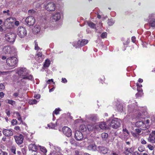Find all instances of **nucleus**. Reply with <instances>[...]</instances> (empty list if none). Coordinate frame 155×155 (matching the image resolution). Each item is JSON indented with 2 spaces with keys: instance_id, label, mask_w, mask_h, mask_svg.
<instances>
[{
  "instance_id": "f257e3e1",
  "label": "nucleus",
  "mask_w": 155,
  "mask_h": 155,
  "mask_svg": "<svg viewBox=\"0 0 155 155\" xmlns=\"http://www.w3.org/2000/svg\"><path fill=\"white\" fill-rule=\"evenodd\" d=\"M18 74L22 77V79H27L30 80H33V78L31 74H29V71L25 68H21L19 69L17 71Z\"/></svg>"
},
{
  "instance_id": "f03ea898",
  "label": "nucleus",
  "mask_w": 155,
  "mask_h": 155,
  "mask_svg": "<svg viewBox=\"0 0 155 155\" xmlns=\"http://www.w3.org/2000/svg\"><path fill=\"white\" fill-rule=\"evenodd\" d=\"M17 33L18 36L21 38H24L27 35V31L24 27H19L17 30Z\"/></svg>"
},
{
  "instance_id": "7ed1b4c3",
  "label": "nucleus",
  "mask_w": 155,
  "mask_h": 155,
  "mask_svg": "<svg viewBox=\"0 0 155 155\" xmlns=\"http://www.w3.org/2000/svg\"><path fill=\"white\" fill-rule=\"evenodd\" d=\"M18 62V60L15 57H10L8 58L6 61L7 65L14 68Z\"/></svg>"
},
{
  "instance_id": "20e7f679",
  "label": "nucleus",
  "mask_w": 155,
  "mask_h": 155,
  "mask_svg": "<svg viewBox=\"0 0 155 155\" xmlns=\"http://www.w3.org/2000/svg\"><path fill=\"white\" fill-rule=\"evenodd\" d=\"M5 40L7 41L10 42H13L16 39V35L13 33H8L5 35Z\"/></svg>"
},
{
  "instance_id": "39448f33",
  "label": "nucleus",
  "mask_w": 155,
  "mask_h": 155,
  "mask_svg": "<svg viewBox=\"0 0 155 155\" xmlns=\"http://www.w3.org/2000/svg\"><path fill=\"white\" fill-rule=\"evenodd\" d=\"M121 122V121L120 119L115 118L112 120L110 126L113 128L117 129L120 126Z\"/></svg>"
},
{
  "instance_id": "423d86ee",
  "label": "nucleus",
  "mask_w": 155,
  "mask_h": 155,
  "mask_svg": "<svg viewBox=\"0 0 155 155\" xmlns=\"http://www.w3.org/2000/svg\"><path fill=\"white\" fill-rule=\"evenodd\" d=\"M130 133L126 128H123L122 133L119 135L120 137L122 140H127L129 138Z\"/></svg>"
},
{
  "instance_id": "0eeeda50",
  "label": "nucleus",
  "mask_w": 155,
  "mask_h": 155,
  "mask_svg": "<svg viewBox=\"0 0 155 155\" xmlns=\"http://www.w3.org/2000/svg\"><path fill=\"white\" fill-rule=\"evenodd\" d=\"M88 42V40H87L83 39L79 40L77 42H74L72 43L73 46L76 48H77L78 46H83Z\"/></svg>"
},
{
  "instance_id": "6e6552de",
  "label": "nucleus",
  "mask_w": 155,
  "mask_h": 155,
  "mask_svg": "<svg viewBox=\"0 0 155 155\" xmlns=\"http://www.w3.org/2000/svg\"><path fill=\"white\" fill-rule=\"evenodd\" d=\"M16 51L15 48L8 46L5 47L3 49V52L5 54H14L15 53Z\"/></svg>"
},
{
  "instance_id": "1a4fd4ad",
  "label": "nucleus",
  "mask_w": 155,
  "mask_h": 155,
  "mask_svg": "<svg viewBox=\"0 0 155 155\" xmlns=\"http://www.w3.org/2000/svg\"><path fill=\"white\" fill-rule=\"evenodd\" d=\"M95 125V129L98 131L102 129H104L106 128V125L104 122H101L99 124L96 123Z\"/></svg>"
},
{
  "instance_id": "9d476101",
  "label": "nucleus",
  "mask_w": 155,
  "mask_h": 155,
  "mask_svg": "<svg viewBox=\"0 0 155 155\" xmlns=\"http://www.w3.org/2000/svg\"><path fill=\"white\" fill-rule=\"evenodd\" d=\"M46 9L49 11H53L55 9L56 5L53 2H48L45 6Z\"/></svg>"
},
{
  "instance_id": "9b49d317",
  "label": "nucleus",
  "mask_w": 155,
  "mask_h": 155,
  "mask_svg": "<svg viewBox=\"0 0 155 155\" xmlns=\"http://www.w3.org/2000/svg\"><path fill=\"white\" fill-rule=\"evenodd\" d=\"M62 131L63 133L67 137H70L72 134V131L71 129L67 126L63 127Z\"/></svg>"
},
{
  "instance_id": "f8f14e48",
  "label": "nucleus",
  "mask_w": 155,
  "mask_h": 155,
  "mask_svg": "<svg viewBox=\"0 0 155 155\" xmlns=\"http://www.w3.org/2000/svg\"><path fill=\"white\" fill-rule=\"evenodd\" d=\"M142 111L139 112L138 114V117L141 116V118H148L149 117V115L148 114V113L146 110V109L144 108L143 109L142 108Z\"/></svg>"
},
{
  "instance_id": "ddd939ff",
  "label": "nucleus",
  "mask_w": 155,
  "mask_h": 155,
  "mask_svg": "<svg viewBox=\"0 0 155 155\" xmlns=\"http://www.w3.org/2000/svg\"><path fill=\"white\" fill-rule=\"evenodd\" d=\"M25 21L28 25H32L35 22V19L32 16H30L26 18Z\"/></svg>"
},
{
  "instance_id": "4468645a",
  "label": "nucleus",
  "mask_w": 155,
  "mask_h": 155,
  "mask_svg": "<svg viewBox=\"0 0 155 155\" xmlns=\"http://www.w3.org/2000/svg\"><path fill=\"white\" fill-rule=\"evenodd\" d=\"M16 142L18 144H21L23 141L24 137L21 134H20L14 137Z\"/></svg>"
},
{
  "instance_id": "2eb2a0df",
  "label": "nucleus",
  "mask_w": 155,
  "mask_h": 155,
  "mask_svg": "<svg viewBox=\"0 0 155 155\" xmlns=\"http://www.w3.org/2000/svg\"><path fill=\"white\" fill-rule=\"evenodd\" d=\"M74 137L77 140H81L83 138V136L81 132L79 131H76L74 134Z\"/></svg>"
},
{
  "instance_id": "dca6fc26",
  "label": "nucleus",
  "mask_w": 155,
  "mask_h": 155,
  "mask_svg": "<svg viewBox=\"0 0 155 155\" xmlns=\"http://www.w3.org/2000/svg\"><path fill=\"white\" fill-rule=\"evenodd\" d=\"M35 58L38 62H40L43 61L44 59V56L42 55L41 52H38L35 55Z\"/></svg>"
},
{
  "instance_id": "f3484780",
  "label": "nucleus",
  "mask_w": 155,
  "mask_h": 155,
  "mask_svg": "<svg viewBox=\"0 0 155 155\" xmlns=\"http://www.w3.org/2000/svg\"><path fill=\"white\" fill-rule=\"evenodd\" d=\"M2 132L4 135L6 136H11L13 135V132L11 129L9 130L4 129Z\"/></svg>"
},
{
  "instance_id": "a211bd4d",
  "label": "nucleus",
  "mask_w": 155,
  "mask_h": 155,
  "mask_svg": "<svg viewBox=\"0 0 155 155\" xmlns=\"http://www.w3.org/2000/svg\"><path fill=\"white\" fill-rule=\"evenodd\" d=\"M52 18L55 21H57L61 18V14L59 12H56L54 14L52 15Z\"/></svg>"
},
{
  "instance_id": "6ab92c4d",
  "label": "nucleus",
  "mask_w": 155,
  "mask_h": 155,
  "mask_svg": "<svg viewBox=\"0 0 155 155\" xmlns=\"http://www.w3.org/2000/svg\"><path fill=\"white\" fill-rule=\"evenodd\" d=\"M98 149L99 152L101 153L104 154H105L107 153L108 152V151L109 150L108 148L104 147H98Z\"/></svg>"
},
{
  "instance_id": "aec40b11",
  "label": "nucleus",
  "mask_w": 155,
  "mask_h": 155,
  "mask_svg": "<svg viewBox=\"0 0 155 155\" xmlns=\"http://www.w3.org/2000/svg\"><path fill=\"white\" fill-rule=\"evenodd\" d=\"M148 141L152 143H155V136L154 135H153L151 133L149 136L148 138L147 139Z\"/></svg>"
},
{
  "instance_id": "412c9836",
  "label": "nucleus",
  "mask_w": 155,
  "mask_h": 155,
  "mask_svg": "<svg viewBox=\"0 0 155 155\" xmlns=\"http://www.w3.org/2000/svg\"><path fill=\"white\" fill-rule=\"evenodd\" d=\"M134 150L133 147L127 149L125 152L126 155H134Z\"/></svg>"
},
{
  "instance_id": "4be33fe9",
  "label": "nucleus",
  "mask_w": 155,
  "mask_h": 155,
  "mask_svg": "<svg viewBox=\"0 0 155 155\" xmlns=\"http://www.w3.org/2000/svg\"><path fill=\"white\" fill-rule=\"evenodd\" d=\"M28 148L29 150H31L35 152L37 150V146L34 144H30L29 145Z\"/></svg>"
},
{
  "instance_id": "5701e85b",
  "label": "nucleus",
  "mask_w": 155,
  "mask_h": 155,
  "mask_svg": "<svg viewBox=\"0 0 155 155\" xmlns=\"http://www.w3.org/2000/svg\"><path fill=\"white\" fill-rule=\"evenodd\" d=\"M33 30L34 33L37 34L40 31L41 27L39 25H36L33 28Z\"/></svg>"
},
{
  "instance_id": "b1692460",
  "label": "nucleus",
  "mask_w": 155,
  "mask_h": 155,
  "mask_svg": "<svg viewBox=\"0 0 155 155\" xmlns=\"http://www.w3.org/2000/svg\"><path fill=\"white\" fill-rule=\"evenodd\" d=\"M88 24L89 26H90L91 28H94L96 30V32H97V33H101V32L97 31V28H96L95 27V25L93 23L91 22H88Z\"/></svg>"
},
{
  "instance_id": "393cba45",
  "label": "nucleus",
  "mask_w": 155,
  "mask_h": 155,
  "mask_svg": "<svg viewBox=\"0 0 155 155\" xmlns=\"http://www.w3.org/2000/svg\"><path fill=\"white\" fill-rule=\"evenodd\" d=\"M88 149L90 150L95 151L96 150V146L95 144H91L88 146Z\"/></svg>"
},
{
  "instance_id": "a878e982",
  "label": "nucleus",
  "mask_w": 155,
  "mask_h": 155,
  "mask_svg": "<svg viewBox=\"0 0 155 155\" xmlns=\"http://www.w3.org/2000/svg\"><path fill=\"white\" fill-rule=\"evenodd\" d=\"M50 64V61L48 59H47L45 60V62L43 66L45 68H47L48 67Z\"/></svg>"
},
{
  "instance_id": "bb28decb",
  "label": "nucleus",
  "mask_w": 155,
  "mask_h": 155,
  "mask_svg": "<svg viewBox=\"0 0 155 155\" xmlns=\"http://www.w3.org/2000/svg\"><path fill=\"white\" fill-rule=\"evenodd\" d=\"M143 121H138L136 123L135 125L138 127L141 128L143 124Z\"/></svg>"
},
{
  "instance_id": "cd10ccee",
  "label": "nucleus",
  "mask_w": 155,
  "mask_h": 155,
  "mask_svg": "<svg viewBox=\"0 0 155 155\" xmlns=\"http://www.w3.org/2000/svg\"><path fill=\"white\" fill-rule=\"evenodd\" d=\"M12 19V20H15V18L14 17H10L8 18H7L6 19L5 21V24H7L8 22L10 24H12V22L10 21H9L11 20Z\"/></svg>"
},
{
  "instance_id": "c85d7f7f",
  "label": "nucleus",
  "mask_w": 155,
  "mask_h": 155,
  "mask_svg": "<svg viewBox=\"0 0 155 155\" xmlns=\"http://www.w3.org/2000/svg\"><path fill=\"white\" fill-rule=\"evenodd\" d=\"M149 24L152 27L155 26V18H153L152 19L149 20Z\"/></svg>"
},
{
  "instance_id": "c756f323",
  "label": "nucleus",
  "mask_w": 155,
  "mask_h": 155,
  "mask_svg": "<svg viewBox=\"0 0 155 155\" xmlns=\"http://www.w3.org/2000/svg\"><path fill=\"white\" fill-rule=\"evenodd\" d=\"M40 149L41 151L43 152L44 154V155H46V153L47 152V150L46 148L43 147H40Z\"/></svg>"
},
{
  "instance_id": "7c9ffc66",
  "label": "nucleus",
  "mask_w": 155,
  "mask_h": 155,
  "mask_svg": "<svg viewBox=\"0 0 155 155\" xmlns=\"http://www.w3.org/2000/svg\"><path fill=\"white\" fill-rule=\"evenodd\" d=\"M79 129L83 131H85L87 129V127L86 126L83 124H81L79 127Z\"/></svg>"
},
{
  "instance_id": "2f4dec72",
  "label": "nucleus",
  "mask_w": 155,
  "mask_h": 155,
  "mask_svg": "<svg viewBox=\"0 0 155 155\" xmlns=\"http://www.w3.org/2000/svg\"><path fill=\"white\" fill-rule=\"evenodd\" d=\"M149 127V125L146 124L143 122V124L141 128L142 130H145L147 129Z\"/></svg>"
},
{
  "instance_id": "473e14b6",
  "label": "nucleus",
  "mask_w": 155,
  "mask_h": 155,
  "mask_svg": "<svg viewBox=\"0 0 155 155\" xmlns=\"http://www.w3.org/2000/svg\"><path fill=\"white\" fill-rule=\"evenodd\" d=\"M95 125H94V126H92L91 125H87V128L88 129V130L90 131L92 130H93L94 129H95Z\"/></svg>"
},
{
  "instance_id": "72a5a7b5",
  "label": "nucleus",
  "mask_w": 155,
  "mask_h": 155,
  "mask_svg": "<svg viewBox=\"0 0 155 155\" xmlns=\"http://www.w3.org/2000/svg\"><path fill=\"white\" fill-rule=\"evenodd\" d=\"M137 90L139 92H141L142 93V90L141 88L142 87V85L141 84H137Z\"/></svg>"
},
{
  "instance_id": "f704fd0d",
  "label": "nucleus",
  "mask_w": 155,
  "mask_h": 155,
  "mask_svg": "<svg viewBox=\"0 0 155 155\" xmlns=\"http://www.w3.org/2000/svg\"><path fill=\"white\" fill-rule=\"evenodd\" d=\"M108 136V134L106 133H103L101 134V136L102 139L104 140H106L107 139Z\"/></svg>"
},
{
  "instance_id": "c9c22d12",
  "label": "nucleus",
  "mask_w": 155,
  "mask_h": 155,
  "mask_svg": "<svg viewBox=\"0 0 155 155\" xmlns=\"http://www.w3.org/2000/svg\"><path fill=\"white\" fill-rule=\"evenodd\" d=\"M149 20H151L153 18H155V13H153L149 14Z\"/></svg>"
},
{
  "instance_id": "e433bc0d",
  "label": "nucleus",
  "mask_w": 155,
  "mask_h": 155,
  "mask_svg": "<svg viewBox=\"0 0 155 155\" xmlns=\"http://www.w3.org/2000/svg\"><path fill=\"white\" fill-rule=\"evenodd\" d=\"M37 101L35 99L31 100L29 101V103L30 104H35L37 103Z\"/></svg>"
},
{
  "instance_id": "4c0bfd02",
  "label": "nucleus",
  "mask_w": 155,
  "mask_h": 155,
  "mask_svg": "<svg viewBox=\"0 0 155 155\" xmlns=\"http://www.w3.org/2000/svg\"><path fill=\"white\" fill-rule=\"evenodd\" d=\"M115 21L112 19L109 20H108V24L110 26L112 25L114 23Z\"/></svg>"
},
{
  "instance_id": "58836bf2",
  "label": "nucleus",
  "mask_w": 155,
  "mask_h": 155,
  "mask_svg": "<svg viewBox=\"0 0 155 155\" xmlns=\"http://www.w3.org/2000/svg\"><path fill=\"white\" fill-rule=\"evenodd\" d=\"M48 126L50 128L54 129L56 126V125L55 124L51 123L48 124Z\"/></svg>"
},
{
  "instance_id": "ea45409f",
  "label": "nucleus",
  "mask_w": 155,
  "mask_h": 155,
  "mask_svg": "<svg viewBox=\"0 0 155 155\" xmlns=\"http://www.w3.org/2000/svg\"><path fill=\"white\" fill-rule=\"evenodd\" d=\"M6 101H7V103L8 104H11L12 105H13L15 104V102L14 101L10 100H7Z\"/></svg>"
},
{
  "instance_id": "a19ab883",
  "label": "nucleus",
  "mask_w": 155,
  "mask_h": 155,
  "mask_svg": "<svg viewBox=\"0 0 155 155\" xmlns=\"http://www.w3.org/2000/svg\"><path fill=\"white\" fill-rule=\"evenodd\" d=\"M40 1H39V2H35L34 3V5L35 6L36 8H38L41 7V4L40 3Z\"/></svg>"
},
{
  "instance_id": "79ce46f5",
  "label": "nucleus",
  "mask_w": 155,
  "mask_h": 155,
  "mask_svg": "<svg viewBox=\"0 0 155 155\" xmlns=\"http://www.w3.org/2000/svg\"><path fill=\"white\" fill-rule=\"evenodd\" d=\"M97 117L96 115H92L90 119L93 120L95 121L97 119Z\"/></svg>"
},
{
  "instance_id": "37998d69",
  "label": "nucleus",
  "mask_w": 155,
  "mask_h": 155,
  "mask_svg": "<svg viewBox=\"0 0 155 155\" xmlns=\"http://www.w3.org/2000/svg\"><path fill=\"white\" fill-rule=\"evenodd\" d=\"M11 152L14 154H16V148L14 146H12L11 149Z\"/></svg>"
},
{
  "instance_id": "c03bdc74",
  "label": "nucleus",
  "mask_w": 155,
  "mask_h": 155,
  "mask_svg": "<svg viewBox=\"0 0 155 155\" xmlns=\"http://www.w3.org/2000/svg\"><path fill=\"white\" fill-rule=\"evenodd\" d=\"M60 110L59 108L56 109L53 112V114H54V113L56 115L58 114H59V111ZM53 116H54V115H53Z\"/></svg>"
},
{
  "instance_id": "a18cd8bd",
  "label": "nucleus",
  "mask_w": 155,
  "mask_h": 155,
  "mask_svg": "<svg viewBox=\"0 0 155 155\" xmlns=\"http://www.w3.org/2000/svg\"><path fill=\"white\" fill-rule=\"evenodd\" d=\"M11 123L12 125H15L17 124V122L16 119H13L12 120Z\"/></svg>"
},
{
  "instance_id": "49530a36",
  "label": "nucleus",
  "mask_w": 155,
  "mask_h": 155,
  "mask_svg": "<svg viewBox=\"0 0 155 155\" xmlns=\"http://www.w3.org/2000/svg\"><path fill=\"white\" fill-rule=\"evenodd\" d=\"M8 153L5 151H2L0 149V155H7Z\"/></svg>"
},
{
  "instance_id": "de8ad7c7",
  "label": "nucleus",
  "mask_w": 155,
  "mask_h": 155,
  "mask_svg": "<svg viewBox=\"0 0 155 155\" xmlns=\"http://www.w3.org/2000/svg\"><path fill=\"white\" fill-rule=\"evenodd\" d=\"M131 134L132 136L135 137H138L139 136V134L136 133H134V132H131Z\"/></svg>"
},
{
  "instance_id": "09e8293b",
  "label": "nucleus",
  "mask_w": 155,
  "mask_h": 155,
  "mask_svg": "<svg viewBox=\"0 0 155 155\" xmlns=\"http://www.w3.org/2000/svg\"><path fill=\"white\" fill-rule=\"evenodd\" d=\"M35 12V11L34 10L32 9L29 10L28 12V14L29 15H31L32 14L34 13Z\"/></svg>"
},
{
  "instance_id": "8fccbe9b",
  "label": "nucleus",
  "mask_w": 155,
  "mask_h": 155,
  "mask_svg": "<svg viewBox=\"0 0 155 155\" xmlns=\"http://www.w3.org/2000/svg\"><path fill=\"white\" fill-rule=\"evenodd\" d=\"M5 86L3 84L1 83L0 84V91L3 90L5 89Z\"/></svg>"
},
{
  "instance_id": "3c124183",
  "label": "nucleus",
  "mask_w": 155,
  "mask_h": 155,
  "mask_svg": "<svg viewBox=\"0 0 155 155\" xmlns=\"http://www.w3.org/2000/svg\"><path fill=\"white\" fill-rule=\"evenodd\" d=\"M107 36V33L106 32H104L101 35V37L102 38H106Z\"/></svg>"
},
{
  "instance_id": "603ef678",
  "label": "nucleus",
  "mask_w": 155,
  "mask_h": 155,
  "mask_svg": "<svg viewBox=\"0 0 155 155\" xmlns=\"http://www.w3.org/2000/svg\"><path fill=\"white\" fill-rule=\"evenodd\" d=\"M141 128L140 129L139 128H137L135 130V132L137 133V134H139V133H141Z\"/></svg>"
},
{
  "instance_id": "864d4df0",
  "label": "nucleus",
  "mask_w": 155,
  "mask_h": 155,
  "mask_svg": "<svg viewBox=\"0 0 155 155\" xmlns=\"http://www.w3.org/2000/svg\"><path fill=\"white\" fill-rule=\"evenodd\" d=\"M117 109L120 112H121L122 111L123 107L121 105H119Z\"/></svg>"
},
{
  "instance_id": "5fc2aeb1",
  "label": "nucleus",
  "mask_w": 155,
  "mask_h": 155,
  "mask_svg": "<svg viewBox=\"0 0 155 155\" xmlns=\"http://www.w3.org/2000/svg\"><path fill=\"white\" fill-rule=\"evenodd\" d=\"M141 143L143 144H145L147 143L146 141L143 139L142 138L140 140Z\"/></svg>"
},
{
  "instance_id": "6e6d98bb",
  "label": "nucleus",
  "mask_w": 155,
  "mask_h": 155,
  "mask_svg": "<svg viewBox=\"0 0 155 155\" xmlns=\"http://www.w3.org/2000/svg\"><path fill=\"white\" fill-rule=\"evenodd\" d=\"M147 147L150 150H153L154 149V147L150 144L148 145Z\"/></svg>"
},
{
  "instance_id": "4d7b16f0",
  "label": "nucleus",
  "mask_w": 155,
  "mask_h": 155,
  "mask_svg": "<svg viewBox=\"0 0 155 155\" xmlns=\"http://www.w3.org/2000/svg\"><path fill=\"white\" fill-rule=\"evenodd\" d=\"M39 49V47L38 46L37 43L36 42H35V49L38 50Z\"/></svg>"
},
{
  "instance_id": "13d9d810",
  "label": "nucleus",
  "mask_w": 155,
  "mask_h": 155,
  "mask_svg": "<svg viewBox=\"0 0 155 155\" xmlns=\"http://www.w3.org/2000/svg\"><path fill=\"white\" fill-rule=\"evenodd\" d=\"M17 118L19 121H20V124L21 123H22V119L21 116L17 117Z\"/></svg>"
},
{
  "instance_id": "bf43d9fd",
  "label": "nucleus",
  "mask_w": 155,
  "mask_h": 155,
  "mask_svg": "<svg viewBox=\"0 0 155 155\" xmlns=\"http://www.w3.org/2000/svg\"><path fill=\"white\" fill-rule=\"evenodd\" d=\"M70 142L71 144H74L75 142V140L73 139H71L70 140Z\"/></svg>"
},
{
  "instance_id": "052dcab7",
  "label": "nucleus",
  "mask_w": 155,
  "mask_h": 155,
  "mask_svg": "<svg viewBox=\"0 0 155 155\" xmlns=\"http://www.w3.org/2000/svg\"><path fill=\"white\" fill-rule=\"evenodd\" d=\"M34 97L37 99H39L40 97V95L39 94H36L34 96Z\"/></svg>"
},
{
  "instance_id": "680f3d73",
  "label": "nucleus",
  "mask_w": 155,
  "mask_h": 155,
  "mask_svg": "<svg viewBox=\"0 0 155 155\" xmlns=\"http://www.w3.org/2000/svg\"><path fill=\"white\" fill-rule=\"evenodd\" d=\"M61 82L63 83H66L67 82V81L66 79L65 78H62L61 80Z\"/></svg>"
},
{
  "instance_id": "e2e57ef3",
  "label": "nucleus",
  "mask_w": 155,
  "mask_h": 155,
  "mask_svg": "<svg viewBox=\"0 0 155 155\" xmlns=\"http://www.w3.org/2000/svg\"><path fill=\"white\" fill-rule=\"evenodd\" d=\"M14 129L16 131H18L20 130V128L19 126H16L15 127Z\"/></svg>"
},
{
  "instance_id": "0e129e2a",
  "label": "nucleus",
  "mask_w": 155,
  "mask_h": 155,
  "mask_svg": "<svg viewBox=\"0 0 155 155\" xmlns=\"http://www.w3.org/2000/svg\"><path fill=\"white\" fill-rule=\"evenodd\" d=\"M131 41H132L134 43L136 41V38L135 36H133L131 38Z\"/></svg>"
},
{
  "instance_id": "69168bd1",
  "label": "nucleus",
  "mask_w": 155,
  "mask_h": 155,
  "mask_svg": "<svg viewBox=\"0 0 155 155\" xmlns=\"http://www.w3.org/2000/svg\"><path fill=\"white\" fill-rule=\"evenodd\" d=\"M51 82H53V80L52 79H49V80L47 81V83L48 84H50L51 83Z\"/></svg>"
},
{
  "instance_id": "338daca9",
  "label": "nucleus",
  "mask_w": 155,
  "mask_h": 155,
  "mask_svg": "<svg viewBox=\"0 0 155 155\" xmlns=\"http://www.w3.org/2000/svg\"><path fill=\"white\" fill-rule=\"evenodd\" d=\"M5 95L4 93L2 92H0V97L2 98Z\"/></svg>"
},
{
  "instance_id": "774afa93",
  "label": "nucleus",
  "mask_w": 155,
  "mask_h": 155,
  "mask_svg": "<svg viewBox=\"0 0 155 155\" xmlns=\"http://www.w3.org/2000/svg\"><path fill=\"white\" fill-rule=\"evenodd\" d=\"M143 122L144 123H145L146 124L148 125L150 123V120H146L143 121Z\"/></svg>"
}]
</instances>
